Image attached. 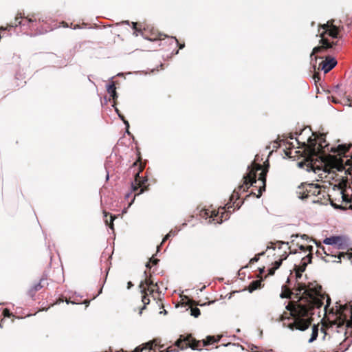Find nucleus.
I'll return each mask as SVG.
<instances>
[{
    "mask_svg": "<svg viewBox=\"0 0 352 352\" xmlns=\"http://www.w3.org/2000/svg\"><path fill=\"white\" fill-rule=\"evenodd\" d=\"M296 283L293 289L296 291L297 301H290L286 306L292 317H287V313H284L280 320L283 325L291 330L305 331L309 328L313 320V310L323 305V301L327 298L325 308L330 305L329 296L322 292V286L317 282H309L307 284L300 280L302 272L294 269Z\"/></svg>",
    "mask_w": 352,
    "mask_h": 352,
    "instance_id": "obj_1",
    "label": "nucleus"
},
{
    "mask_svg": "<svg viewBox=\"0 0 352 352\" xmlns=\"http://www.w3.org/2000/svg\"><path fill=\"white\" fill-rule=\"evenodd\" d=\"M269 166L268 161H267L263 166L253 161L248 167V173L243 176V184L238 187V190H234L230 197V201H232L235 197L236 200L238 199L239 197V192L247 191L250 186L255 188L258 192L256 194L254 192V189H252V194L257 198L261 197L263 192L265 191L266 176Z\"/></svg>",
    "mask_w": 352,
    "mask_h": 352,
    "instance_id": "obj_2",
    "label": "nucleus"
},
{
    "mask_svg": "<svg viewBox=\"0 0 352 352\" xmlns=\"http://www.w3.org/2000/svg\"><path fill=\"white\" fill-rule=\"evenodd\" d=\"M314 138L309 137L307 140L308 143L303 142L302 144L304 153L305 162H300L299 164L302 166L303 164L307 167L314 168L313 162L314 157H318L319 155H322L325 153V148H327V151H330L328 148L329 144L326 141V135L324 133H320L317 135L316 133H313Z\"/></svg>",
    "mask_w": 352,
    "mask_h": 352,
    "instance_id": "obj_3",
    "label": "nucleus"
},
{
    "mask_svg": "<svg viewBox=\"0 0 352 352\" xmlns=\"http://www.w3.org/2000/svg\"><path fill=\"white\" fill-rule=\"evenodd\" d=\"M221 339V336L217 338L213 336H208L203 341L197 340L191 334L187 336L181 335L179 338L175 342V346L183 350L188 347L192 350H201L202 347L217 342Z\"/></svg>",
    "mask_w": 352,
    "mask_h": 352,
    "instance_id": "obj_4",
    "label": "nucleus"
},
{
    "mask_svg": "<svg viewBox=\"0 0 352 352\" xmlns=\"http://www.w3.org/2000/svg\"><path fill=\"white\" fill-rule=\"evenodd\" d=\"M144 168L145 164L142 162L140 152L138 151V160L131 166V168L137 169V172L135 173L134 182L131 184L132 190L135 192V196L148 190V185L146 184L148 181L147 178L144 177L141 179L140 177V173L143 171Z\"/></svg>",
    "mask_w": 352,
    "mask_h": 352,
    "instance_id": "obj_5",
    "label": "nucleus"
},
{
    "mask_svg": "<svg viewBox=\"0 0 352 352\" xmlns=\"http://www.w3.org/2000/svg\"><path fill=\"white\" fill-rule=\"evenodd\" d=\"M297 194L301 199L313 197V203H322L320 195L324 197L325 190H322L319 184L302 183L298 187Z\"/></svg>",
    "mask_w": 352,
    "mask_h": 352,
    "instance_id": "obj_6",
    "label": "nucleus"
},
{
    "mask_svg": "<svg viewBox=\"0 0 352 352\" xmlns=\"http://www.w3.org/2000/svg\"><path fill=\"white\" fill-rule=\"evenodd\" d=\"M331 24H333L332 21H327V23L320 25V27L324 30V32L320 33V35L321 37V39L319 42L320 45L314 47L310 55L311 57H312L316 54L322 53L328 49L333 48L337 44L336 42H330L329 39L324 36L328 30L331 28Z\"/></svg>",
    "mask_w": 352,
    "mask_h": 352,
    "instance_id": "obj_7",
    "label": "nucleus"
},
{
    "mask_svg": "<svg viewBox=\"0 0 352 352\" xmlns=\"http://www.w3.org/2000/svg\"><path fill=\"white\" fill-rule=\"evenodd\" d=\"M322 252L326 255L323 259L325 262L329 263V262H335V260H332L333 258H338L339 261H338V263H341V258L344 257L345 256H348V258L350 259L352 258V253L351 252H339L338 254H333V251H330V249H328V252H327L324 249V248H321Z\"/></svg>",
    "mask_w": 352,
    "mask_h": 352,
    "instance_id": "obj_8",
    "label": "nucleus"
},
{
    "mask_svg": "<svg viewBox=\"0 0 352 352\" xmlns=\"http://www.w3.org/2000/svg\"><path fill=\"white\" fill-rule=\"evenodd\" d=\"M330 151L340 156L348 157L352 153V145L340 144L336 148L331 147Z\"/></svg>",
    "mask_w": 352,
    "mask_h": 352,
    "instance_id": "obj_9",
    "label": "nucleus"
},
{
    "mask_svg": "<svg viewBox=\"0 0 352 352\" xmlns=\"http://www.w3.org/2000/svg\"><path fill=\"white\" fill-rule=\"evenodd\" d=\"M337 64V61L334 58L327 56L326 59L319 64L318 69L323 70L324 73L329 72Z\"/></svg>",
    "mask_w": 352,
    "mask_h": 352,
    "instance_id": "obj_10",
    "label": "nucleus"
},
{
    "mask_svg": "<svg viewBox=\"0 0 352 352\" xmlns=\"http://www.w3.org/2000/svg\"><path fill=\"white\" fill-rule=\"evenodd\" d=\"M236 204V201L233 203V205ZM234 206H232L230 203H228L226 204L227 210L225 209V208H219L218 211H219V214H221L220 217L218 216V217H216L215 221L218 223H222L224 220H226L229 219L230 214L231 213L230 209Z\"/></svg>",
    "mask_w": 352,
    "mask_h": 352,
    "instance_id": "obj_11",
    "label": "nucleus"
},
{
    "mask_svg": "<svg viewBox=\"0 0 352 352\" xmlns=\"http://www.w3.org/2000/svg\"><path fill=\"white\" fill-rule=\"evenodd\" d=\"M144 274L146 276V278H145L144 280L141 281V283L139 285V287L142 289H146V287H156L157 290H159V287H158L157 283H155L151 278L152 275L150 274L149 276H147L146 271L144 272Z\"/></svg>",
    "mask_w": 352,
    "mask_h": 352,
    "instance_id": "obj_12",
    "label": "nucleus"
},
{
    "mask_svg": "<svg viewBox=\"0 0 352 352\" xmlns=\"http://www.w3.org/2000/svg\"><path fill=\"white\" fill-rule=\"evenodd\" d=\"M312 260V254H309L306 256L303 257L299 265H295L294 269L299 270L300 272H304L306 270V267L309 263H311Z\"/></svg>",
    "mask_w": 352,
    "mask_h": 352,
    "instance_id": "obj_13",
    "label": "nucleus"
},
{
    "mask_svg": "<svg viewBox=\"0 0 352 352\" xmlns=\"http://www.w3.org/2000/svg\"><path fill=\"white\" fill-rule=\"evenodd\" d=\"M342 239L341 236H331L329 238H326L324 240V243L327 245H337V249H342Z\"/></svg>",
    "mask_w": 352,
    "mask_h": 352,
    "instance_id": "obj_14",
    "label": "nucleus"
},
{
    "mask_svg": "<svg viewBox=\"0 0 352 352\" xmlns=\"http://www.w3.org/2000/svg\"><path fill=\"white\" fill-rule=\"evenodd\" d=\"M21 19H22V16H21V14H18L16 16L14 22H11L10 23L7 24V25L6 27H3V26L0 27V33L2 31H6V30L10 31L11 28H12L14 27H17L18 25H22L23 23L21 20Z\"/></svg>",
    "mask_w": 352,
    "mask_h": 352,
    "instance_id": "obj_15",
    "label": "nucleus"
},
{
    "mask_svg": "<svg viewBox=\"0 0 352 352\" xmlns=\"http://www.w3.org/2000/svg\"><path fill=\"white\" fill-rule=\"evenodd\" d=\"M107 91L110 94V96H111V99L113 101V106L114 107L116 105V100L118 98V94H117V92H116V85L114 84V82H111L110 84H109L107 85Z\"/></svg>",
    "mask_w": 352,
    "mask_h": 352,
    "instance_id": "obj_16",
    "label": "nucleus"
},
{
    "mask_svg": "<svg viewBox=\"0 0 352 352\" xmlns=\"http://www.w3.org/2000/svg\"><path fill=\"white\" fill-rule=\"evenodd\" d=\"M200 215L206 219L212 218L213 221H215L216 217L219 215V211L204 209L201 211Z\"/></svg>",
    "mask_w": 352,
    "mask_h": 352,
    "instance_id": "obj_17",
    "label": "nucleus"
},
{
    "mask_svg": "<svg viewBox=\"0 0 352 352\" xmlns=\"http://www.w3.org/2000/svg\"><path fill=\"white\" fill-rule=\"evenodd\" d=\"M292 295H294L296 298V294H294L287 285H283L280 297L281 298H291Z\"/></svg>",
    "mask_w": 352,
    "mask_h": 352,
    "instance_id": "obj_18",
    "label": "nucleus"
},
{
    "mask_svg": "<svg viewBox=\"0 0 352 352\" xmlns=\"http://www.w3.org/2000/svg\"><path fill=\"white\" fill-rule=\"evenodd\" d=\"M46 279L44 278H41L39 283L35 284L30 289V290L28 291V294L32 298L34 296L36 292H38V290L43 287V282Z\"/></svg>",
    "mask_w": 352,
    "mask_h": 352,
    "instance_id": "obj_19",
    "label": "nucleus"
},
{
    "mask_svg": "<svg viewBox=\"0 0 352 352\" xmlns=\"http://www.w3.org/2000/svg\"><path fill=\"white\" fill-rule=\"evenodd\" d=\"M109 213L107 212H104V222L107 226H108L111 230H113V221L116 218L115 216H113L112 214L109 215V219H108Z\"/></svg>",
    "mask_w": 352,
    "mask_h": 352,
    "instance_id": "obj_20",
    "label": "nucleus"
},
{
    "mask_svg": "<svg viewBox=\"0 0 352 352\" xmlns=\"http://www.w3.org/2000/svg\"><path fill=\"white\" fill-rule=\"evenodd\" d=\"M283 259H278L272 263L273 267L268 270V276H272L274 274L275 271L280 267L282 265Z\"/></svg>",
    "mask_w": 352,
    "mask_h": 352,
    "instance_id": "obj_21",
    "label": "nucleus"
},
{
    "mask_svg": "<svg viewBox=\"0 0 352 352\" xmlns=\"http://www.w3.org/2000/svg\"><path fill=\"white\" fill-rule=\"evenodd\" d=\"M141 289V293L142 294V301L144 304V306L142 307V309H144L146 308V306L147 305L149 304L150 302V299L148 298V294L146 293V289ZM140 314H142V311H140Z\"/></svg>",
    "mask_w": 352,
    "mask_h": 352,
    "instance_id": "obj_22",
    "label": "nucleus"
},
{
    "mask_svg": "<svg viewBox=\"0 0 352 352\" xmlns=\"http://www.w3.org/2000/svg\"><path fill=\"white\" fill-rule=\"evenodd\" d=\"M262 280H256L250 283L248 286V291L252 292L254 290L261 287Z\"/></svg>",
    "mask_w": 352,
    "mask_h": 352,
    "instance_id": "obj_23",
    "label": "nucleus"
},
{
    "mask_svg": "<svg viewBox=\"0 0 352 352\" xmlns=\"http://www.w3.org/2000/svg\"><path fill=\"white\" fill-rule=\"evenodd\" d=\"M326 34H328L333 38H338L339 34V29L333 24H331V28L328 30Z\"/></svg>",
    "mask_w": 352,
    "mask_h": 352,
    "instance_id": "obj_24",
    "label": "nucleus"
},
{
    "mask_svg": "<svg viewBox=\"0 0 352 352\" xmlns=\"http://www.w3.org/2000/svg\"><path fill=\"white\" fill-rule=\"evenodd\" d=\"M338 193L342 199V201L338 199V202H343V201L346 202V203L351 202V201H352L351 199L349 198V195L344 193V190H340V189L338 190Z\"/></svg>",
    "mask_w": 352,
    "mask_h": 352,
    "instance_id": "obj_25",
    "label": "nucleus"
},
{
    "mask_svg": "<svg viewBox=\"0 0 352 352\" xmlns=\"http://www.w3.org/2000/svg\"><path fill=\"white\" fill-rule=\"evenodd\" d=\"M157 346V340H154L152 342L146 343L144 349H148V352H156L155 347Z\"/></svg>",
    "mask_w": 352,
    "mask_h": 352,
    "instance_id": "obj_26",
    "label": "nucleus"
},
{
    "mask_svg": "<svg viewBox=\"0 0 352 352\" xmlns=\"http://www.w3.org/2000/svg\"><path fill=\"white\" fill-rule=\"evenodd\" d=\"M276 244H278L279 245L278 248H280V245H283V244L288 245L289 243H288V242H284L282 241H277L276 242H270V245H267V248L275 250L276 247Z\"/></svg>",
    "mask_w": 352,
    "mask_h": 352,
    "instance_id": "obj_27",
    "label": "nucleus"
},
{
    "mask_svg": "<svg viewBox=\"0 0 352 352\" xmlns=\"http://www.w3.org/2000/svg\"><path fill=\"white\" fill-rule=\"evenodd\" d=\"M318 335V327L316 325H314L313 329H312L311 336L309 340V342H312L313 341L316 340Z\"/></svg>",
    "mask_w": 352,
    "mask_h": 352,
    "instance_id": "obj_28",
    "label": "nucleus"
},
{
    "mask_svg": "<svg viewBox=\"0 0 352 352\" xmlns=\"http://www.w3.org/2000/svg\"><path fill=\"white\" fill-rule=\"evenodd\" d=\"M328 197H329L330 203L333 208H335L336 209H345L346 208L344 207H342L341 205L337 204V203L335 201V200L333 198H331V195H328Z\"/></svg>",
    "mask_w": 352,
    "mask_h": 352,
    "instance_id": "obj_29",
    "label": "nucleus"
},
{
    "mask_svg": "<svg viewBox=\"0 0 352 352\" xmlns=\"http://www.w3.org/2000/svg\"><path fill=\"white\" fill-rule=\"evenodd\" d=\"M160 261L159 259L157 258H155L153 256L151 257L150 259H149V261L146 264V268H149L151 269V265H157V263Z\"/></svg>",
    "mask_w": 352,
    "mask_h": 352,
    "instance_id": "obj_30",
    "label": "nucleus"
},
{
    "mask_svg": "<svg viewBox=\"0 0 352 352\" xmlns=\"http://www.w3.org/2000/svg\"><path fill=\"white\" fill-rule=\"evenodd\" d=\"M155 292L159 294L158 290L156 289V287H146V293L151 295L154 298H155Z\"/></svg>",
    "mask_w": 352,
    "mask_h": 352,
    "instance_id": "obj_31",
    "label": "nucleus"
},
{
    "mask_svg": "<svg viewBox=\"0 0 352 352\" xmlns=\"http://www.w3.org/2000/svg\"><path fill=\"white\" fill-rule=\"evenodd\" d=\"M177 234V232L175 231H173V230H170L163 239L162 241V243H164L166 241H167L168 239H169L170 237L172 236H175Z\"/></svg>",
    "mask_w": 352,
    "mask_h": 352,
    "instance_id": "obj_32",
    "label": "nucleus"
},
{
    "mask_svg": "<svg viewBox=\"0 0 352 352\" xmlns=\"http://www.w3.org/2000/svg\"><path fill=\"white\" fill-rule=\"evenodd\" d=\"M190 312H191V315L195 318H197L201 314L200 309H198L197 307H192Z\"/></svg>",
    "mask_w": 352,
    "mask_h": 352,
    "instance_id": "obj_33",
    "label": "nucleus"
},
{
    "mask_svg": "<svg viewBox=\"0 0 352 352\" xmlns=\"http://www.w3.org/2000/svg\"><path fill=\"white\" fill-rule=\"evenodd\" d=\"M264 254H265V252H261V253H258V254H256V255L254 256V258H251V259H250V264H253V263H256V262L258 261V260H259V258H260V256H263V255H264Z\"/></svg>",
    "mask_w": 352,
    "mask_h": 352,
    "instance_id": "obj_34",
    "label": "nucleus"
},
{
    "mask_svg": "<svg viewBox=\"0 0 352 352\" xmlns=\"http://www.w3.org/2000/svg\"><path fill=\"white\" fill-rule=\"evenodd\" d=\"M185 298L186 299H188V301L186 302V305H189L190 307H192L193 305H201L202 306L203 304H199V302L192 300V299H189L187 296H185Z\"/></svg>",
    "mask_w": 352,
    "mask_h": 352,
    "instance_id": "obj_35",
    "label": "nucleus"
},
{
    "mask_svg": "<svg viewBox=\"0 0 352 352\" xmlns=\"http://www.w3.org/2000/svg\"><path fill=\"white\" fill-rule=\"evenodd\" d=\"M115 110H116V111L118 113V114L119 117H120V118L123 120V122H124V123L126 124V126L127 127H129V124L128 121H127V120H126L124 119V117L123 116H122V115L120 113L119 110H118L116 107H115Z\"/></svg>",
    "mask_w": 352,
    "mask_h": 352,
    "instance_id": "obj_36",
    "label": "nucleus"
},
{
    "mask_svg": "<svg viewBox=\"0 0 352 352\" xmlns=\"http://www.w3.org/2000/svg\"><path fill=\"white\" fill-rule=\"evenodd\" d=\"M166 37V35H164L162 34H158L157 36H155L153 38H150L151 40H162L164 38Z\"/></svg>",
    "mask_w": 352,
    "mask_h": 352,
    "instance_id": "obj_37",
    "label": "nucleus"
},
{
    "mask_svg": "<svg viewBox=\"0 0 352 352\" xmlns=\"http://www.w3.org/2000/svg\"><path fill=\"white\" fill-rule=\"evenodd\" d=\"M3 315L4 317H10L12 314L10 312L8 309L6 308L3 310Z\"/></svg>",
    "mask_w": 352,
    "mask_h": 352,
    "instance_id": "obj_38",
    "label": "nucleus"
},
{
    "mask_svg": "<svg viewBox=\"0 0 352 352\" xmlns=\"http://www.w3.org/2000/svg\"><path fill=\"white\" fill-rule=\"evenodd\" d=\"M313 78L316 82L319 81L320 80V74L318 73H315L313 76Z\"/></svg>",
    "mask_w": 352,
    "mask_h": 352,
    "instance_id": "obj_39",
    "label": "nucleus"
},
{
    "mask_svg": "<svg viewBox=\"0 0 352 352\" xmlns=\"http://www.w3.org/2000/svg\"><path fill=\"white\" fill-rule=\"evenodd\" d=\"M345 322L346 323V327H347L352 328V316H351L350 320H346L345 319Z\"/></svg>",
    "mask_w": 352,
    "mask_h": 352,
    "instance_id": "obj_40",
    "label": "nucleus"
},
{
    "mask_svg": "<svg viewBox=\"0 0 352 352\" xmlns=\"http://www.w3.org/2000/svg\"><path fill=\"white\" fill-rule=\"evenodd\" d=\"M174 39L177 42V45H178L179 49H183L185 47V43H179L178 40L175 37L174 38Z\"/></svg>",
    "mask_w": 352,
    "mask_h": 352,
    "instance_id": "obj_41",
    "label": "nucleus"
},
{
    "mask_svg": "<svg viewBox=\"0 0 352 352\" xmlns=\"http://www.w3.org/2000/svg\"><path fill=\"white\" fill-rule=\"evenodd\" d=\"M313 246L312 245H308L305 247V252L308 251L309 252V254H312L311 252L313 251Z\"/></svg>",
    "mask_w": 352,
    "mask_h": 352,
    "instance_id": "obj_42",
    "label": "nucleus"
},
{
    "mask_svg": "<svg viewBox=\"0 0 352 352\" xmlns=\"http://www.w3.org/2000/svg\"><path fill=\"white\" fill-rule=\"evenodd\" d=\"M288 256L287 252H285L283 254L280 255V259H283V261L285 260Z\"/></svg>",
    "mask_w": 352,
    "mask_h": 352,
    "instance_id": "obj_43",
    "label": "nucleus"
},
{
    "mask_svg": "<svg viewBox=\"0 0 352 352\" xmlns=\"http://www.w3.org/2000/svg\"><path fill=\"white\" fill-rule=\"evenodd\" d=\"M133 24V29L136 30V31H140V30L138 28L137 25H138V23H134L133 22L132 23Z\"/></svg>",
    "mask_w": 352,
    "mask_h": 352,
    "instance_id": "obj_44",
    "label": "nucleus"
},
{
    "mask_svg": "<svg viewBox=\"0 0 352 352\" xmlns=\"http://www.w3.org/2000/svg\"><path fill=\"white\" fill-rule=\"evenodd\" d=\"M142 349H143L140 348V346H138L132 352H142Z\"/></svg>",
    "mask_w": 352,
    "mask_h": 352,
    "instance_id": "obj_45",
    "label": "nucleus"
},
{
    "mask_svg": "<svg viewBox=\"0 0 352 352\" xmlns=\"http://www.w3.org/2000/svg\"><path fill=\"white\" fill-rule=\"evenodd\" d=\"M173 348V346H169L166 349V351L165 352H170V351H173V350L171 349ZM160 352H164L163 350L160 351Z\"/></svg>",
    "mask_w": 352,
    "mask_h": 352,
    "instance_id": "obj_46",
    "label": "nucleus"
},
{
    "mask_svg": "<svg viewBox=\"0 0 352 352\" xmlns=\"http://www.w3.org/2000/svg\"><path fill=\"white\" fill-rule=\"evenodd\" d=\"M133 286V284L131 281L128 282V283H127V288L128 289H130Z\"/></svg>",
    "mask_w": 352,
    "mask_h": 352,
    "instance_id": "obj_47",
    "label": "nucleus"
},
{
    "mask_svg": "<svg viewBox=\"0 0 352 352\" xmlns=\"http://www.w3.org/2000/svg\"><path fill=\"white\" fill-rule=\"evenodd\" d=\"M299 249L302 251H305V247L302 245H299Z\"/></svg>",
    "mask_w": 352,
    "mask_h": 352,
    "instance_id": "obj_48",
    "label": "nucleus"
},
{
    "mask_svg": "<svg viewBox=\"0 0 352 352\" xmlns=\"http://www.w3.org/2000/svg\"><path fill=\"white\" fill-rule=\"evenodd\" d=\"M63 302V300L61 299V298H59L58 300H57L56 303V304H60V302Z\"/></svg>",
    "mask_w": 352,
    "mask_h": 352,
    "instance_id": "obj_49",
    "label": "nucleus"
},
{
    "mask_svg": "<svg viewBox=\"0 0 352 352\" xmlns=\"http://www.w3.org/2000/svg\"><path fill=\"white\" fill-rule=\"evenodd\" d=\"M265 270V267H263L262 269H260V273H263Z\"/></svg>",
    "mask_w": 352,
    "mask_h": 352,
    "instance_id": "obj_50",
    "label": "nucleus"
},
{
    "mask_svg": "<svg viewBox=\"0 0 352 352\" xmlns=\"http://www.w3.org/2000/svg\"><path fill=\"white\" fill-rule=\"evenodd\" d=\"M316 253L318 254L322 255V252H320V250H318Z\"/></svg>",
    "mask_w": 352,
    "mask_h": 352,
    "instance_id": "obj_51",
    "label": "nucleus"
},
{
    "mask_svg": "<svg viewBox=\"0 0 352 352\" xmlns=\"http://www.w3.org/2000/svg\"><path fill=\"white\" fill-rule=\"evenodd\" d=\"M236 207L237 208H239V207H240L239 203H237V204H236Z\"/></svg>",
    "mask_w": 352,
    "mask_h": 352,
    "instance_id": "obj_52",
    "label": "nucleus"
},
{
    "mask_svg": "<svg viewBox=\"0 0 352 352\" xmlns=\"http://www.w3.org/2000/svg\"><path fill=\"white\" fill-rule=\"evenodd\" d=\"M66 302H67V304H69V303L72 302V301L66 300Z\"/></svg>",
    "mask_w": 352,
    "mask_h": 352,
    "instance_id": "obj_53",
    "label": "nucleus"
},
{
    "mask_svg": "<svg viewBox=\"0 0 352 352\" xmlns=\"http://www.w3.org/2000/svg\"><path fill=\"white\" fill-rule=\"evenodd\" d=\"M292 151H289L287 153V155H291V154H292Z\"/></svg>",
    "mask_w": 352,
    "mask_h": 352,
    "instance_id": "obj_54",
    "label": "nucleus"
},
{
    "mask_svg": "<svg viewBox=\"0 0 352 352\" xmlns=\"http://www.w3.org/2000/svg\"><path fill=\"white\" fill-rule=\"evenodd\" d=\"M351 316H352V305L351 307Z\"/></svg>",
    "mask_w": 352,
    "mask_h": 352,
    "instance_id": "obj_55",
    "label": "nucleus"
},
{
    "mask_svg": "<svg viewBox=\"0 0 352 352\" xmlns=\"http://www.w3.org/2000/svg\"><path fill=\"white\" fill-rule=\"evenodd\" d=\"M302 237L304 239V238H305V237L307 238V235H306V234H304V235H302Z\"/></svg>",
    "mask_w": 352,
    "mask_h": 352,
    "instance_id": "obj_56",
    "label": "nucleus"
},
{
    "mask_svg": "<svg viewBox=\"0 0 352 352\" xmlns=\"http://www.w3.org/2000/svg\"><path fill=\"white\" fill-rule=\"evenodd\" d=\"M349 208L352 210V204L349 206Z\"/></svg>",
    "mask_w": 352,
    "mask_h": 352,
    "instance_id": "obj_57",
    "label": "nucleus"
},
{
    "mask_svg": "<svg viewBox=\"0 0 352 352\" xmlns=\"http://www.w3.org/2000/svg\"><path fill=\"white\" fill-rule=\"evenodd\" d=\"M344 322H345V320H343L342 323H340V324H339V325H342V324H343Z\"/></svg>",
    "mask_w": 352,
    "mask_h": 352,
    "instance_id": "obj_58",
    "label": "nucleus"
},
{
    "mask_svg": "<svg viewBox=\"0 0 352 352\" xmlns=\"http://www.w3.org/2000/svg\"><path fill=\"white\" fill-rule=\"evenodd\" d=\"M101 292H102V288L100 289L98 294H100Z\"/></svg>",
    "mask_w": 352,
    "mask_h": 352,
    "instance_id": "obj_59",
    "label": "nucleus"
},
{
    "mask_svg": "<svg viewBox=\"0 0 352 352\" xmlns=\"http://www.w3.org/2000/svg\"><path fill=\"white\" fill-rule=\"evenodd\" d=\"M85 303H89V301L85 300Z\"/></svg>",
    "mask_w": 352,
    "mask_h": 352,
    "instance_id": "obj_60",
    "label": "nucleus"
},
{
    "mask_svg": "<svg viewBox=\"0 0 352 352\" xmlns=\"http://www.w3.org/2000/svg\"><path fill=\"white\" fill-rule=\"evenodd\" d=\"M251 195H252V192L250 194L248 195V197L251 196Z\"/></svg>",
    "mask_w": 352,
    "mask_h": 352,
    "instance_id": "obj_61",
    "label": "nucleus"
},
{
    "mask_svg": "<svg viewBox=\"0 0 352 352\" xmlns=\"http://www.w3.org/2000/svg\"><path fill=\"white\" fill-rule=\"evenodd\" d=\"M251 195H252V192L250 194L248 195V197L251 196Z\"/></svg>",
    "mask_w": 352,
    "mask_h": 352,
    "instance_id": "obj_62",
    "label": "nucleus"
}]
</instances>
